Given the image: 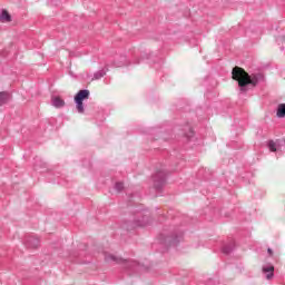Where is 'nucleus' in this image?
Returning a JSON list of instances; mask_svg holds the SVG:
<instances>
[{"instance_id": "obj_1", "label": "nucleus", "mask_w": 285, "mask_h": 285, "mask_svg": "<svg viewBox=\"0 0 285 285\" xmlns=\"http://www.w3.org/2000/svg\"><path fill=\"white\" fill-rule=\"evenodd\" d=\"M263 78L264 76L262 73H253L250 76L246 70H244V68L238 66L234 67L232 70V79H234V81H238L240 92H247L248 86H257L259 80Z\"/></svg>"}, {"instance_id": "obj_2", "label": "nucleus", "mask_w": 285, "mask_h": 285, "mask_svg": "<svg viewBox=\"0 0 285 285\" xmlns=\"http://www.w3.org/2000/svg\"><path fill=\"white\" fill-rule=\"evenodd\" d=\"M181 239H184V232L178 229H173L170 234L166 232L160 234V242L165 246H177Z\"/></svg>"}, {"instance_id": "obj_3", "label": "nucleus", "mask_w": 285, "mask_h": 285, "mask_svg": "<svg viewBox=\"0 0 285 285\" xmlns=\"http://www.w3.org/2000/svg\"><path fill=\"white\" fill-rule=\"evenodd\" d=\"M86 99H90V90L88 89L79 90L73 97L76 110L79 115H83V112H86V109L83 108V101H86Z\"/></svg>"}, {"instance_id": "obj_4", "label": "nucleus", "mask_w": 285, "mask_h": 285, "mask_svg": "<svg viewBox=\"0 0 285 285\" xmlns=\"http://www.w3.org/2000/svg\"><path fill=\"white\" fill-rule=\"evenodd\" d=\"M166 177H168V171L166 169H159L153 176L154 179V188L159 191L164 186H166Z\"/></svg>"}, {"instance_id": "obj_5", "label": "nucleus", "mask_w": 285, "mask_h": 285, "mask_svg": "<svg viewBox=\"0 0 285 285\" xmlns=\"http://www.w3.org/2000/svg\"><path fill=\"white\" fill-rule=\"evenodd\" d=\"M105 259L106 262H116V264H125L126 268H132V266H137V262L126 261L115 255H107Z\"/></svg>"}, {"instance_id": "obj_6", "label": "nucleus", "mask_w": 285, "mask_h": 285, "mask_svg": "<svg viewBox=\"0 0 285 285\" xmlns=\"http://www.w3.org/2000/svg\"><path fill=\"white\" fill-rule=\"evenodd\" d=\"M148 224H150V218L148 216H144L141 220H135L131 227L126 225L125 228H127V230H130L131 228H137V227L144 228L145 226H148Z\"/></svg>"}, {"instance_id": "obj_7", "label": "nucleus", "mask_w": 285, "mask_h": 285, "mask_svg": "<svg viewBox=\"0 0 285 285\" xmlns=\"http://www.w3.org/2000/svg\"><path fill=\"white\" fill-rule=\"evenodd\" d=\"M40 240L37 236H27L24 239V246L28 248H39Z\"/></svg>"}, {"instance_id": "obj_8", "label": "nucleus", "mask_w": 285, "mask_h": 285, "mask_svg": "<svg viewBox=\"0 0 285 285\" xmlns=\"http://www.w3.org/2000/svg\"><path fill=\"white\" fill-rule=\"evenodd\" d=\"M263 273L266 279H273V277H275V266L271 264L263 266Z\"/></svg>"}, {"instance_id": "obj_9", "label": "nucleus", "mask_w": 285, "mask_h": 285, "mask_svg": "<svg viewBox=\"0 0 285 285\" xmlns=\"http://www.w3.org/2000/svg\"><path fill=\"white\" fill-rule=\"evenodd\" d=\"M51 106H53V108H63V106H66V100L61 99L59 96H53L51 98Z\"/></svg>"}, {"instance_id": "obj_10", "label": "nucleus", "mask_w": 285, "mask_h": 285, "mask_svg": "<svg viewBox=\"0 0 285 285\" xmlns=\"http://www.w3.org/2000/svg\"><path fill=\"white\" fill-rule=\"evenodd\" d=\"M235 250V242L230 240L229 243L223 245L222 253L224 255H230Z\"/></svg>"}, {"instance_id": "obj_11", "label": "nucleus", "mask_w": 285, "mask_h": 285, "mask_svg": "<svg viewBox=\"0 0 285 285\" xmlns=\"http://www.w3.org/2000/svg\"><path fill=\"white\" fill-rule=\"evenodd\" d=\"M0 21L2 23H10L12 21V16L8 12V10L3 9L0 14Z\"/></svg>"}, {"instance_id": "obj_12", "label": "nucleus", "mask_w": 285, "mask_h": 285, "mask_svg": "<svg viewBox=\"0 0 285 285\" xmlns=\"http://www.w3.org/2000/svg\"><path fill=\"white\" fill-rule=\"evenodd\" d=\"M126 65H127V62H126V56L125 55H121V56H119L118 58H116L114 60L115 68H121Z\"/></svg>"}, {"instance_id": "obj_13", "label": "nucleus", "mask_w": 285, "mask_h": 285, "mask_svg": "<svg viewBox=\"0 0 285 285\" xmlns=\"http://www.w3.org/2000/svg\"><path fill=\"white\" fill-rule=\"evenodd\" d=\"M10 101V94L7 91L0 92V106H6Z\"/></svg>"}, {"instance_id": "obj_14", "label": "nucleus", "mask_w": 285, "mask_h": 285, "mask_svg": "<svg viewBox=\"0 0 285 285\" xmlns=\"http://www.w3.org/2000/svg\"><path fill=\"white\" fill-rule=\"evenodd\" d=\"M276 116L281 119L285 117V104L278 105Z\"/></svg>"}, {"instance_id": "obj_15", "label": "nucleus", "mask_w": 285, "mask_h": 285, "mask_svg": "<svg viewBox=\"0 0 285 285\" xmlns=\"http://www.w3.org/2000/svg\"><path fill=\"white\" fill-rule=\"evenodd\" d=\"M267 146L271 153H277V147L279 145H277V142H275L274 140H269Z\"/></svg>"}, {"instance_id": "obj_16", "label": "nucleus", "mask_w": 285, "mask_h": 285, "mask_svg": "<svg viewBox=\"0 0 285 285\" xmlns=\"http://www.w3.org/2000/svg\"><path fill=\"white\" fill-rule=\"evenodd\" d=\"M102 77H106V71H104V70H99L94 73V79H96V80L102 79Z\"/></svg>"}, {"instance_id": "obj_17", "label": "nucleus", "mask_w": 285, "mask_h": 285, "mask_svg": "<svg viewBox=\"0 0 285 285\" xmlns=\"http://www.w3.org/2000/svg\"><path fill=\"white\" fill-rule=\"evenodd\" d=\"M185 137H187V139L195 137V131H193V128L188 127V132L185 134Z\"/></svg>"}, {"instance_id": "obj_18", "label": "nucleus", "mask_w": 285, "mask_h": 285, "mask_svg": "<svg viewBox=\"0 0 285 285\" xmlns=\"http://www.w3.org/2000/svg\"><path fill=\"white\" fill-rule=\"evenodd\" d=\"M115 189L117 193H121L124 190V183H116Z\"/></svg>"}, {"instance_id": "obj_19", "label": "nucleus", "mask_w": 285, "mask_h": 285, "mask_svg": "<svg viewBox=\"0 0 285 285\" xmlns=\"http://www.w3.org/2000/svg\"><path fill=\"white\" fill-rule=\"evenodd\" d=\"M36 166H41L42 168H46V163H42L41 160H36Z\"/></svg>"}, {"instance_id": "obj_20", "label": "nucleus", "mask_w": 285, "mask_h": 285, "mask_svg": "<svg viewBox=\"0 0 285 285\" xmlns=\"http://www.w3.org/2000/svg\"><path fill=\"white\" fill-rule=\"evenodd\" d=\"M267 253H268V255L272 257V255H273V249H272V248H268V249H267Z\"/></svg>"}]
</instances>
